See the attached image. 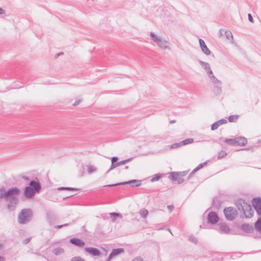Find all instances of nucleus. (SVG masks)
<instances>
[{"mask_svg": "<svg viewBox=\"0 0 261 261\" xmlns=\"http://www.w3.org/2000/svg\"><path fill=\"white\" fill-rule=\"evenodd\" d=\"M62 55H63V52H60L59 53H58V54H57L56 55L55 57L57 58V57H58L59 56Z\"/></svg>", "mask_w": 261, "mask_h": 261, "instance_id": "nucleus-52", "label": "nucleus"}, {"mask_svg": "<svg viewBox=\"0 0 261 261\" xmlns=\"http://www.w3.org/2000/svg\"><path fill=\"white\" fill-rule=\"evenodd\" d=\"M120 164H111V167L110 168V169L107 171V173H108L109 172H110L111 170L114 169L115 168H116V167L118 166L119 165H120Z\"/></svg>", "mask_w": 261, "mask_h": 261, "instance_id": "nucleus-42", "label": "nucleus"}, {"mask_svg": "<svg viewBox=\"0 0 261 261\" xmlns=\"http://www.w3.org/2000/svg\"><path fill=\"white\" fill-rule=\"evenodd\" d=\"M5 260H6V258L4 257L0 256V261H5Z\"/></svg>", "mask_w": 261, "mask_h": 261, "instance_id": "nucleus-53", "label": "nucleus"}, {"mask_svg": "<svg viewBox=\"0 0 261 261\" xmlns=\"http://www.w3.org/2000/svg\"><path fill=\"white\" fill-rule=\"evenodd\" d=\"M136 158H137L136 156L122 160L121 161L117 162L116 163H122V164L127 163V162L132 161L134 159H136Z\"/></svg>", "mask_w": 261, "mask_h": 261, "instance_id": "nucleus-32", "label": "nucleus"}, {"mask_svg": "<svg viewBox=\"0 0 261 261\" xmlns=\"http://www.w3.org/2000/svg\"><path fill=\"white\" fill-rule=\"evenodd\" d=\"M166 230L169 231L171 233L170 230L169 228H166Z\"/></svg>", "mask_w": 261, "mask_h": 261, "instance_id": "nucleus-61", "label": "nucleus"}, {"mask_svg": "<svg viewBox=\"0 0 261 261\" xmlns=\"http://www.w3.org/2000/svg\"><path fill=\"white\" fill-rule=\"evenodd\" d=\"M210 79L212 80V82L214 84L219 83L221 84L222 82L219 80L217 79L214 75H212L211 76Z\"/></svg>", "mask_w": 261, "mask_h": 261, "instance_id": "nucleus-33", "label": "nucleus"}, {"mask_svg": "<svg viewBox=\"0 0 261 261\" xmlns=\"http://www.w3.org/2000/svg\"><path fill=\"white\" fill-rule=\"evenodd\" d=\"M168 14H170V13L168 12V11L167 10H164V16L168 15Z\"/></svg>", "mask_w": 261, "mask_h": 261, "instance_id": "nucleus-51", "label": "nucleus"}, {"mask_svg": "<svg viewBox=\"0 0 261 261\" xmlns=\"http://www.w3.org/2000/svg\"><path fill=\"white\" fill-rule=\"evenodd\" d=\"M65 190H69V191H76L79 190V189L71 187H65Z\"/></svg>", "mask_w": 261, "mask_h": 261, "instance_id": "nucleus-43", "label": "nucleus"}, {"mask_svg": "<svg viewBox=\"0 0 261 261\" xmlns=\"http://www.w3.org/2000/svg\"><path fill=\"white\" fill-rule=\"evenodd\" d=\"M199 43L202 51L206 56L211 54V50L207 47L204 41L202 39H199Z\"/></svg>", "mask_w": 261, "mask_h": 261, "instance_id": "nucleus-11", "label": "nucleus"}, {"mask_svg": "<svg viewBox=\"0 0 261 261\" xmlns=\"http://www.w3.org/2000/svg\"><path fill=\"white\" fill-rule=\"evenodd\" d=\"M128 168V166H125V169H127Z\"/></svg>", "mask_w": 261, "mask_h": 261, "instance_id": "nucleus-63", "label": "nucleus"}, {"mask_svg": "<svg viewBox=\"0 0 261 261\" xmlns=\"http://www.w3.org/2000/svg\"><path fill=\"white\" fill-rule=\"evenodd\" d=\"M194 141L193 139L192 138H188L185 140H184L180 141V144L181 146L186 145L190 143H193Z\"/></svg>", "mask_w": 261, "mask_h": 261, "instance_id": "nucleus-27", "label": "nucleus"}, {"mask_svg": "<svg viewBox=\"0 0 261 261\" xmlns=\"http://www.w3.org/2000/svg\"><path fill=\"white\" fill-rule=\"evenodd\" d=\"M206 164H199L197 167H196L195 169H194L190 173L188 176V179H190L193 175V174L200 169L204 167Z\"/></svg>", "mask_w": 261, "mask_h": 261, "instance_id": "nucleus-23", "label": "nucleus"}, {"mask_svg": "<svg viewBox=\"0 0 261 261\" xmlns=\"http://www.w3.org/2000/svg\"><path fill=\"white\" fill-rule=\"evenodd\" d=\"M236 138L234 139H226L224 140V142L230 145H234L236 143Z\"/></svg>", "mask_w": 261, "mask_h": 261, "instance_id": "nucleus-31", "label": "nucleus"}, {"mask_svg": "<svg viewBox=\"0 0 261 261\" xmlns=\"http://www.w3.org/2000/svg\"><path fill=\"white\" fill-rule=\"evenodd\" d=\"M85 251L89 253L90 254L92 255V256H99L101 255L100 251L97 249L96 248L94 247H86L85 248Z\"/></svg>", "mask_w": 261, "mask_h": 261, "instance_id": "nucleus-13", "label": "nucleus"}, {"mask_svg": "<svg viewBox=\"0 0 261 261\" xmlns=\"http://www.w3.org/2000/svg\"><path fill=\"white\" fill-rule=\"evenodd\" d=\"M118 160V157L115 156L111 158V163H116Z\"/></svg>", "mask_w": 261, "mask_h": 261, "instance_id": "nucleus-40", "label": "nucleus"}, {"mask_svg": "<svg viewBox=\"0 0 261 261\" xmlns=\"http://www.w3.org/2000/svg\"><path fill=\"white\" fill-rule=\"evenodd\" d=\"M200 228H205V227H204V224L203 225V226H202H202H201V225H200Z\"/></svg>", "mask_w": 261, "mask_h": 261, "instance_id": "nucleus-60", "label": "nucleus"}, {"mask_svg": "<svg viewBox=\"0 0 261 261\" xmlns=\"http://www.w3.org/2000/svg\"><path fill=\"white\" fill-rule=\"evenodd\" d=\"M124 251V249L123 248H116L113 249L111 253L110 254L109 256V259H111L113 256L117 255L120 253H123Z\"/></svg>", "mask_w": 261, "mask_h": 261, "instance_id": "nucleus-19", "label": "nucleus"}, {"mask_svg": "<svg viewBox=\"0 0 261 261\" xmlns=\"http://www.w3.org/2000/svg\"><path fill=\"white\" fill-rule=\"evenodd\" d=\"M65 187H62L59 188H58V190H65Z\"/></svg>", "mask_w": 261, "mask_h": 261, "instance_id": "nucleus-57", "label": "nucleus"}, {"mask_svg": "<svg viewBox=\"0 0 261 261\" xmlns=\"http://www.w3.org/2000/svg\"><path fill=\"white\" fill-rule=\"evenodd\" d=\"M222 204L221 200L219 197H215L213 199V207L215 210H219L221 207Z\"/></svg>", "mask_w": 261, "mask_h": 261, "instance_id": "nucleus-17", "label": "nucleus"}, {"mask_svg": "<svg viewBox=\"0 0 261 261\" xmlns=\"http://www.w3.org/2000/svg\"><path fill=\"white\" fill-rule=\"evenodd\" d=\"M110 215L111 216H114V218L113 219V221L115 220V218L117 217H119L120 218H122V215L120 214V213H115V212H113V213H111L110 214Z\"/></svg>", "mask_w": 261, "mask_h": 261, "instance_id": "nucleus-36", "label": "nucleus"}, {"mask_svg": "<svg viewBox=\"0 0 261 261\" xmlns=\"http://www.w3.org/2000/svg\"><path fill=\"white\" fill-rule=\"evenodd\" d=\"M160 178H161V176L159 175V174H155V175H154V177H153L150 179V181L151 182H154L155 181L158 180Z\"/></svg>", "mask_w": 261, "mask_h": 261, "instance_id": "nucleus-37", "label": "nucleus"}, {"mask_svg": "<svg viewBox=\"0 0 261 261\" xmlns=\"http://www.w3.org/2000/svg\"><path fill=\"white\" fill-rule=\"evenodd\" d=\"M198 62L202 66V67L204 68L206 72L211 68L208 63L205 62L201 60H198Z\"/></svg>", "mask_w": 261, "mask_h": 261, "instance_id": "nucleus-25", "label": "nucleus"}, {"mask_svg": "<svg viewBox=\"0 0 261 261\" xmlns=\"http://www.w3.org/2000/svg\"><path fill=\"white\" fill-rule=\"evenodd\" d=\"M241 227L246 233H251L254 230L253 226L249 224H243L241 225Z\"/></svg>", "mask_w": 261, "mask_h": 261, "instance_id": "nucleus-18", "label": "nucleus"}, {"mask_svg": "<svg viewBox=\"0 0 261 261\" xmlns=\"http://www.w3.org/2000/svg\"><path fill=\"white\" fill-rule=\"evenodd\" d=\"M189 240L191 242L196 244L197 243V240L196 238L194 237H190L189 238Z\"/></svg>", "mask_w": 261, "mask_h": 261, "instance_id": "nucleus-39", "label": "nucleus"}, {"mask_svg": "<svg viewBox=\"0 0 261 261\" xmlns=\"http://www.w3.org/2000/svg\"><path fill=\"white\" fill-rule=\"evenodd\" d=\"M167 208H168V210L169 211V213H171L172 212V211L174 209V205H172V204H170V205H167Z\"/></svg>", "mask_w": 261, "mask_h": 261, "instance_id": "nucleus-41", "label": "nucleus"}, {"mask_svg": "<svg viewBox=\"0 0 261 261\" xmlns=\"http://www.w3.org/2000/svg\"><path fill=\"white\" fill-rule=\"evenodd\" d=\"M175 122H176V120H171V121L169 122V123H170V124H172V123H175Z\"/></svg>", "mask_w": 261, "mask_h": 261, "instance_id": "nucleus-56", "label": "nucleus"}, {"mask_svg": "<svg viewBox=\"0 0 261 261\" xmlns=\"http://www.w3.org/2000/svg\"><path fill=\"white\" fill-rule=\"evenodd\" d=\"M23 178L25 179H28V177L26 176H24Z\"/></svg>", "mask_w": 261, "mask_h": 261, "instance_id": "nucleus-62", "label": "nucleus"}, {"mask_svg": "<svg viewBox=\"0 0 261 261\" xmlns=\"http://www.w3.org/2000/svg\"><path fill=\"white\" fill-rule=\"evenodd\" d=\"M142 184V181L140 180L133 179L127 181L119 182L115 184L109 185L105 186L104 187H114L120 185H125L126 184H129L132 187H137L140 186Z\"/></svg>", "mask_w": 261, "mask_h": 261, "instance_id": "nucleus-6", "label": "nucleus"}, {"mask_svg": "<svg viewBox=\"0 0 261 261\" xmlns=\"http://www.w3.org/2000/svg\"><path fill=\"white\" fill-rule=\"evenodd\" d=\"M62 225H63V226H67L69 225V224L68 223H65L64 224H63Z\"/></svg>", "mask_w": 261, "mask_h": 261, "instance_id": "nucleus-59", "label": "nucleus"}, {"mask_svg": "<svg viewBox=\"0 0 261 261\" xmlns=\"http://www.w3.org/2000/svg\"><path fill=\"white\" fill-rule=\"evenodd\" d=\"M71 261H86V260L80 256H76V257H73L71 259Z\"/></svg>", "mask_w": 261, "mask_h": 261, "instance_id": "nucleus-38", "label": "nucleus"}, {"mask_svg": "<svg viewBox=\"0 0 261 261\" xmlns=\"http://www.w3.org/2000/svg\"><path fill=\"white\" fill-rule=\"evenodd\" d=\"M166 48L170 49V47L169 46H167L166 45H164V49H165Z\"/></svg>", "mask_w": 261, "mask_h": 261, "instance_id": "nucleus-58", "label": "nucleus"}, {"mask_svg": "<svg viewBox=\"0 0 261 261\" xmlns=\"http://www.w3.org/2000/svg\"><path fill=\"white\" fill-rule=\"evenodd\" d=\"M227 123V121L225 119H221L220 120H219L214 123H213L211 125V130H214L217 129L218 127L222 124H224Z\"/></svg>", "mask_w": 261, "mask_h": 261, "instance_id": "nucleus-16", "label": "nucleus"}, {"mask_svg": "<svg viewBox=\"0 0 261 261\" xmlns=\"http://www.w3.org/2000/svg\"><path fill=\"white\" fill-rule=\"evenodd\" d=\"M73 196V195H70V196H66V197H64V198H63V200H65L66 199L68 198H70V197H72Z\"/></svg>", "mask_w": 261, "mask_h": 261, "instance_id": "nucleus-54", "label": "nucleus"}, {"mask_svg": "<svg viewBox=\"0 0 261 261\" xmlns=\"http://www.w3.org/2000/svg\"><path fill=\"white\" fill-rule=\"evenodd\" d=\"M31 237L27 238L23 240L22 241V243L23 244H27L31 240Z\"/></svg>", "mask_w": 261, "mask_h": 261, "instance_id": "nucleus-44", "label": "nucleus"}, {"mask_svg": "<svg viewBox=\"0 0 261 261\" xmlns=\"http://www.w3.org/2000/svg\"><path fill=\"white\" fill-rule=\"evenodd\" d=\"M219 221V217L216 212H211L207 215V222L212 224L217 223Z\"/></svg>", "mask_w": 261, "mask_h": 261, "instance_id": "nucleus-8", "label": "nucleus"}, {"mask_svg": "<svg viewBox=\"0 0 261 261\" xmlns=\"http://www.w3.org/2000/svg\"><path fill=\"white\" fill-rule=\"evenodd\" d=\"M180 146H181V145L180 144V142H179L178 143H173L172 145H171L170 146H168L167 147H168V148H170V149H175V148H178Z\"/></svg>", "mask_w": 261, "mask_h": 261, "instance_id": "nucleus-29", "label": "nucleus"}, {"mask_svg": "<svg viewBox=\"0 0 261 261\" xmlns=\"http://www.w3.org/2000/svg\"><path fill=\"white\" fill-rule=\"evenodd\" d=\"M86 169L89 174H91L96 171V168L93 166L82 165L80 168V171L81 173L79 174V175L80 176H82L83 175L84 173L85 172V170Z\"/></svg>", "mask_w": 261, "mask_h": 261, "instance_id": "nucleus-10", "label": "nucleus"}, {"mask_svg": "<svg viewBox=\"0 0 261 261\" xmlns=\"http://www.w3.org/2000/svg\"><path fill=\"white\" fill-rule=\"evenodd\" d=\"M218 226H219V232L221 233H229L230 229L228 225L225 223H219L218 224Z\"/></svg>", "mask_w": 261, "mask_h": 261, "instance_id": "nucleus-12", "label": "nucleus"}, {"mask_svg": "<svg viewBox=\"0 0 261 261\" xmlns=\"http://www.w3.org/2000/svg\"><path fill=\"white\" fill-rule=\"evenodd\" d=\"M222 32H224V35L227 39L233 40V36L230 31L220 29V33L221 35L222 34Z\"/></svg>", "mask_w": 261, "mask_h": 261, "instance_id": "nucleus-22", "label": "nucleus"}, {"mask_svg": "<svg viewBox=\"0 0 261 261\" xmlns=\"http://www.w3.org/2000/svg\"><path fill=\"white\" fill-rule=\"evenodd\" d=\"M236 206L238 210L242 212L244 211V207H248L250 210V205L248 204L246 201L242 199H239L236 203Z\"/></svg>", "mask_w": 261, "mask_h": 261, "instance_id": "nucleus-9", "label": "nucleus"}, {"mask_svg": "<svg viewBox=\"0 0 261 261\" xmlns=\"http://www.w3.org/2000/svg\"><path fill=\"white\" fill-rule=\"evenodd\" d=\"M227 154L226 152L224 150H221L218 154V159H221Z\"/></svg>", "mask_w": 261, "mask_h": 261, "instance_id": "nucleus-34", "label": "nucleus"}, {"mask_svg": "<svg viewBox=\"0 0 261 261\" xmlns=\"http://www.w3.org/2000/svg\"><path fill=\"white\" fill-rule=\"evenodd\" d=\"M150 36L151 37L152 40L155 42L159 46H160L161 48H163V42L162 41L160 37H159L156 35L152 32H150Z\"/></svg>", "mask_w": 261, "mask_h": 261, "instance_id": "nucleus-14", "label": "nucleus"}, {"mask_svg": "<svg viewBox=\"0 0 261 261\" xmlns=\"http://www.w3.org/2000/svg\"><path fill=\"white\" fill-rule=\"evenodd\" d=\"M214 89H215V92L217 94H220L222 92V89H221V86H215Z\"/></svg>", "mask_w": 261, "mask_h": 261, "instance_id": "nucleus-35", "label": "nucleus"}, {"mask_svg": "<svg viewBox=\"0 0 261 261\" xmlns=\"http://www.w3.org/2000/svg\"><path fill=\"white\" fill-rule=\"evenodd\" d=\"M251 202L257 214L261 216V198L259 197L253 198Z\"/></svg>", "mask_w": 261, "mask_h": 261, "instance_id": "nucleus-7", "label": "nucleus"}, {"mask_svg": "<svg viewBox=\"0 0 261 261\" xmlns=\"http://www.w3.org/2000/svg\"><path fill=\"white\" fill-rule=\"evenodd\" d=\"M5 13V10L0 7V14H4Z\"/></svg>", "mask_w": 261, "mask_h": 261, "instance_id": "nucleus-49", "label": "nucleus"}, {"mask_svg": "<svg viewBox=\"0 0 261 261\" xmlns=\"http://www.w3.org/2000/svg\"><path fill=\"white\" fill-rule=\"evenodd\" d=\"M32 212L30 209H23L19 213L18 221L20 224H26L31 219Z\"/></svg>", "mask_w": 261, "mask_h": 261, "instance_id": "nucleus-4", "label": "nucleus"}, {"mask_svg": "<svg viewBox=\"0 0 261 261\" xmlns=\"http://www.w3.org/2000/svg\"><path fill=\"white\" fill-rule=\"evenodd\" d=\"M69 242L72 244L79 247H82L85 244V243L82 240L76 238H72L70 239Z\"/></svg>", "mask_w": 261, "mask_h": 261, "instance_id": "nucleus-15", "label": "nucleus"}, {"mask_svg": "<svg viewBox=\"0 0 261 261\" xmlns=\"http://www.w3.org/2000/svg\"><path fill=\"white\" fill-rule=\"evenodd\" d=\"M64 252V250L61 247H57L53 250V253L57 256L63 254Z\"/></svg>", "mask_w": 261, "mask_h": 261, "instance_id": "nucleus-24", "label": "nucleus"}, {"mask_svg": "<svg viewBox=\"0 0 261 261\" xmlns=\"http://www.w3.org/2000/svg\"><path fill=\"white\" fill-rule=\"evenodd\" d=\"M63 227V225H56L55 226V228H56V229H60V228H61Z\"/></svg>", "mask_w": 261, "mask_h": 261, "instance_id": "nucleus-50", "label": "nucleus"}, {"mask_svg": "<svg viewBox=\"0 0 261 261\" xmlns=\"http://www.w3.org/2000/svg\"><path fill=\"white\" fill-rule=\"evenodd\" d=\"M188 172L189 170L181 172H171L167 173V175H168V177L171 181L173 182L177 181L178 184H181L185 180L184 176H185Z\"/></svg>", "mask_w": 261, "mask_h": 261, "instance_id": "nucleus-3", "label": "nucleus"}, {"mask_svg": "<svg viewBox=\"0 0 261 261\" xmlns=\"http://www.w3.org/2000/svg\"><path fill=\"white\" fill-rule=\"evenodd\" d=\"M242 212L243 213L246 218H251L253 216V211L252 210L251 206H250V210L248 207H244V211Z\"/></svg>", "mask_w": 261, "mask_h": 261, "instance_id": "nucleus-21", "label": "nucleus"}, {"mask_svg": "<svg viewBox=\"0 0 261 261\" xmlns=\"http://www.w3.org/2000/svg\"><path fill=\"white\" fill-rule=\"evenodd\" d=\"M210 160H206L205 161H203V162H201V163H208V162H210Z\"/></svg>", "mask_w": 261, "mask_h": 261, "instance_id": "nucleus-55", "label": "nucleus"}, {"mask_svg": "<svg viewBox=\"0 0 261 261\" xmlns=\"http://www.w3.org/2000/svg\"><path fill=\"white\" fill-rule=\"evenodd\" d=\"M258 99H257V100H256V101H255V104H256V105L258 103Z\"/></svg>", "mask_w": 261, "mask_h": 261, "instance_id": "nucleus-64", "label": "nucleus"}, {"mask_svg": "<svg viewBox=\"0 0 261 261\" xmlns=\"http://www.w3.org/2000/svg\"><path fill=\"white\" fill-rule=\"evenodd\" d=\"M226 219L229 221L233 220L238 215L237 210L233 207H227L223 210Z\"/></svg>", "mask_w": 261, "mask_h": 261, "instance_id": "nucleus-5", "label": "nucleus"}, {"mask_svg": "<svg viewBox=\"0 0 261 261\" xmlns=\"http://www.w3.org/2000/svg\"><path fill=\"white\" fill-rule=\"evenodd\" d=\"M248 20L251 22V23H253L254 22V21H253V17L251 15V14L250 13H248Z\"/></svg>", "mask_w": 261, "mask_h": 261, "instance_id": "nucleus-45", "label": "nucleus"}, {"mask_svg": "<svg viewBox=\"0 0 261 261\" xmlns=\"http://www.w3.org/2000/svg\"><path fill=\"white\" fill-rule=\"evenodd\" d=\"M206 73L208 74V76H209L210 79L211 78V76L212 75H214L213 73V71H212L211 68L208 69V70L206 71Z\"/></svg>", "mask_w": 261, "mask_h": 261, "instance_id": "nucleus-46", "label": "nucleus"}, {"mask_svg": "<svg viewBox=\"0 0 261 261\" xmlns=\"http://www.w3.org/2000/svg\"><path fill=\"white\" fill-rule=\"evenodd\" d=\"M239 115L237 114L230 115L228 117V120L230 122H235L237 121V120L239 118Z\"/></svg>", "mask_w": 261, "mask_h": 261, "instance_id": "nucleus-26", "label": "nucleus"}, {"mask_svg": "<svg viewBox=\"0 0 261 261\" xmlns=\"http://www.w3.org/2000/svg\"><path fill=\"white\" fill-rule=\"evenodd\" d=\"M140 214L143 218H145L148 215V211L146 209H143L140 211Z\"/></svg>", "mask_w": 261, "mask_h": 261, "instance_id": "nucleus-30", "label": "nucleus"}, {"mask_svg": "<svg viewBox=\"0 0 261 261\" xmlns=\"http://www.w3.org/2000/svg\"><path fill=\"white\" fill-rule=\"evenodd\" d=\"M236 144L244 146L247 143V140L244 137H239L236 138Z\"/></svg>", "mask_w": 261, "mask_h": 261, "instance_id": "nucleus-20", "label": "nucleus"}, {"mask_svg": "<svg viewBox=\"0 0 261 261\" xmlns=\"http://www.w3.org/2000/svg\"><path fill=\"white\" fill-rule=\"evenodd\" d=\"M143 258L140 256L136 257L133 260V261H143Z\"/></svg>", "mask_w": 261, "mask_h": 261, "instance_id": "nucleus-47", "label": "nucleus"}, {"mask_svg": "<svg viewBox=\"0 0 261 261\" xmlns=\"http://www.w3.org/2000/svg\"><path fill=\"white\" fill-rule=\"evenodd\" d=\"M20 190L17 187L9 189L7 191L4 187L0 188V199L4 198L8 202L7 207L9 211H13L19 202L18 196Z\"/></svg>", "mask_w": 261, "mask_h": 261, "instance_id": "nucleus-1", "label": "nucleus"}, {"mask_svg": "<svg viewBox=\"0 0 261 261\" xmlns=\"http://www.w3.org/2000/svg\"><path fill=\"white\" fill-rule=\"evenodd\" d=\"M81 100L80 99L76 100L74 102V103L72 104V105L73 106H76L78 105L81 102Z\"/></svg>", "mask_w": 261, "mask_h": 261, "instance_id": "nucleus-48", "label": "nucleus"}, {"mask_svg": "<svg viewBox=\"0 0 261 261\" xmlns=\"http://www.w3.org/2000/svg\"><path fill=\"white\" fill-rule=\"evenodd\" d=\"M40 189L41 186L39 181L32 180L30 182L29 186L25 188L23 195L27 198H31Z\"/></svg>", "mask_w": 261, "mask_h": 261, "instance_id": "nucleus-2", "label": "nucleus"}, {"mask_svg": "<svg viewBox=\"0 0 261 261\" xmlns=\"http://www.w3.org/2000/svg\"><path fill=\"white\" fill-rule=\"evenodd\" d=\"M255 227L259 231H261V218H259L255 224Z\"/></svg>", "mask_w": 261, "mask_h": 261, "instance_id": "nucleus-28", "label": "nucleus"}]
</instances>
